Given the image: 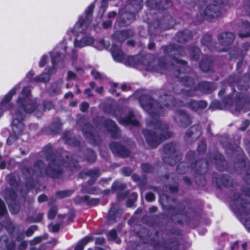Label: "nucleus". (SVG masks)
Here are the masks:
<instances>
[{"mask_svg":"<svg viewBox=\"0 0 250 250\" xmlns=\"http://www.w3.org/2000/svg\"><path fill=\"white\" fill-rule=\"evenodd\" d=\"M42 152L46 160L49 161L47 167L41 160L36 161L32 168L25 167L22 169L24 178L28 180L26 187L28 188H32L34 185V177L38 176H48L53 178H59L62 174V165L66 164L73 170V168L78 169L79 165L75 160H71L68 165L63 160H61V157L65 156L68 159L67 153L64 152L61 156H57L53 153L51 145L48 144L43 148Z\"/></svg>","mask_w":250,"mask_h":250,"instance_id":"f257e3e1","label":"nucleus"},{"mask_svg":"<svg viewBox=\"0 0 250 250\" xmlns=\"http://www.w3.org/2000/svg\"><path fill=\"white\" fill-rule=\"evenodd\" d=\"M139 102L142 108L153 119L152 124L155 126L154 130L146 129L143 130V133L147 144L151 148H155L171 136V133L168 131V125L157 119L164 114V107L147 95H141Z\"/></svg>","mask_w":250,"mask_h":250,"instance_id":"f03ea898","label":"nucleus"},{"mask_svg":"<svg viewBox=\"0 0 250 250\" xmlns=\"http://www.w3.org/2000/svg\"><path fill=\"white\" fill-rule=\"evenodd\" d=\"M164 52L172 58L175 63L168 65V67H170L171 69L169 74L171 75L172 73L174 77L179 78L180 83L186 87L185 89L181 90V92L188 96L195 95L197 88L195 87H192L194 83L193 77L194 74L192 72L191 68L187 66V62L176 58L177 55H183V48L171 44L165 47Z\"/></svg>","mask_w":250,"mask_h":250,"instance_id":"7ed1b4c3","label":"nucleus"},{"mask_svg":"<svg viewBox=\"0 0 250 250\" xmlns=\"http://www.w3.org/2000/svg\"><path fill=\"white\" fill-rule=\"evenodd\" d=\"M21 105L19 107L16 111L15 117L12 122V127L13 131L16 133H20L24 129V125L22 123L24 119L26 113H31L34 112L35 115L40 118L42 114L43 108L42 105H37L36 103L34 104H22L23 100L20 98L18 101Z\"/></svg>","mask_w":250,"mask_h":250,"instance_id":"20e7f679","label":"nucleus"},{"mask_svg":"<svg viewBox=\"0 0 250 250\" xmlns=\"http://www.w3.org/2000/svg\"><path fill=\"white\" fill-rule=\"evenodd\" d=\"M232 201L240 213H250V188H243L240 192L235 193Z\"/></svg>","mask_w":250,"mask_h":250,"instance_id":"39448f33","label":"nucleus"},{"mask_svg":"<svg viewBox=\"0 0 250 250\" xmlns=\"http://www.w3.org/2000/svg\"><path fill=\"white\" fill-rule=\"evenodd\" d=\"M142 0H128L127 4L125 7V12L122 17L123 20L126 24H129L135 20V13L142 8Z\"/></svg>","mask_w":250,"mask_h":250,"instance_id":"423d86ee","label":"nucleus"},{"mask_svg":"<svg viewBox=\"0 0 250 250\" xmlns=\"http://www.w3.org/2000/svg\"><path fill=\"white\" fill-rule=\"evenodd\" d=\"M177 147V144L173 143L167 144L164 146L162 157L164 162L173 166L181 159V155L176 151Z\"/></svg>","mask_w":250,"mask_h":250,"instance_id":"0eeeda50","label":"nucleus"},{"mask_svg":"<svg viewBox=\"0 0 250 250\" xmlns=\"http://www.w3.org/2000/svg\"><path fill=\"white\" fill-rule=\"evenodd\" d=\"M82 130L84 137L93 145H97L101 142L100 138L96 133L93 127L89 124H84Z\"/></svg>","mask_w":250,"mask_h":250,"instance_id":"6e6552de","label":"nucleus"},{"mask_svg":"<svg viewBox=\"0 0 250 250\" xmlns=\"http://www.w3.org/2000/svg\"><path fill=\"white\" fill-rule=\"evenodd\" d=\"M173 119L177 125L181 127H187L191 124L188 114L183 110H177Z\"/></svg>","mask_w":250,"mask_h":250,"instance_id":"1a4fd4ad","label":"nucleus"},{"mask_svg":"<svg viewBox=\"0 0 250 250\" xmlns=\"http://www.w3.org/2000/svg\"><path fill=\"white\" fill-rule=\"evenodd\" d=\"M17 195L15 190H7L6 191L5 198L9 205L11 213L13 214H17L20 211L19 205L16 203Z\"/></svg>","mask_w":250,"mask_h":250,"instance_id":"9d476101","label":"nucleus"},{"mask_svg":"<svg viewBox=\"0 0 250 250\" xmlns=\"http://www.w3.org/2000/svg\"><path fill=\"white\" fill-rule=\"evenodd\" d=\"M234 36L231 32H224L220 34L218 37L219 43L224 47L219 50V52H225L229 48V45L233 42Z\"/></svg>","mask_w":250,"mask_h":250,"instance_id":"9b49d317","label":"nucleus"},{"mask_svg":"<svg viewBox=\"0 0 250 250\" xmlns=\"http://www.w3.org/2000/svg\"><path fill=\"white\" fill-rule=\"evenodd\" d=\"M201 14L208 20L217 18L220 15V7L216 4H209L206 7Z\"/></svg>","mask_w":250,"mask_h":250,"instance_id":"f8f14e48","label":"nucleus"},{"mask_svg":"<svg viewBox=\"0 0 250 250\" xmlns=\"http://www.w3.org/2000/svg\"><path fill=\"white\" fill-rule=\"evenodd\" d=\"M159 99L165 107L169 108L173 106H183L186 105L183 101H176L171 96L166 93H161Z\"/></svg>","mask_w":250,"mask_h":250,"instance_id":"ddd939ff","label":"nucleus"},{"mask_svg":"<svg viewBox=\"0 0 250 250\" xmlns=\"http://www.w3.org/2000/svg\"><path fill=\"white\" fill-rule=\"evenodd\" d=\"M109 147L112 153L118 156L126 157L130 154V151L127 148L117 142L111 143Z\"/></svg>","mask_w":250,"mask_h":250,"instance_id":"4468645a","label":"nucleus"},{"mask_svg":"<svg viewBox=\"0 0 250 250\" xmlns=\"http://www.w3.org/2000/svg\"><path fill=\"white\" fill-rule=\"evenodd\" d=\"M104 125L112 138L118 139L120 137V131L114 121L110 119H105L104 121Z\"/></svg>","mask_w":250,"mask_h":250,"instance_id":"2eb2a0df","label":"nucleus"},{"mask_svg":"<svg viewBox=\"0 0 250 250\" xmlns=\"http://www.w3.org/2000/svg\"><path fill=\"white\" fill-rule=\"evenodd\" d=\"M100 175V171L98 169H93L90 170H85L82 172L80 176L84 179L86 176H88L90 178V179L88 181V185L91 186L95 183L98 177Z\"/></svg>","mask_w":250,"mask_h":250,"instance_id":"dca6fc26","label":"nucleus"},{"mask_svg":"<svg viewBox=\"0 0 250 250\" xmlns=\"http://www.w3.org/2000/svg\"><path fill=\"white\" fill-rule=\"evenodd\" d=\"M158 64L157 66H153L151 63L148 64V69L152 71L159 72L161 74H167L168 69L167 68V64L165 63V59L163 58L159 59Z\"/></svg>","mask_w":250,"mask_h":250,"instance_id":"f3484780","label":"nucleus"},{"mask_svg":"<svg viewBox=\"0 0 250 250\" xmlns=\"http://www.w3.org/2000/svg\"><path fill=\"white\" fill-rule=\"evenodd\" d=\"M202 134L200 126L193 125L188 129L186 132L185 139L188 141L191 138L192 140H195L199 138Z\"/></svg>","mask_w":250,"mask_h":250,"instance_id":"a211bd4d","label":"nucleus"},{"mask_svg":"<svg viewBox=\"0 0 250 250\" xmlns=\"http://www.w3.org/2000/svg\"><path fill=\"white\" fill-rule=\"evenodd\" d=\"M134 32L131 30L116 32L112 36L113 39L119 42H122L129 37L133 36Z\"/></svg>","mask_w":250,"mask_h":250,"instance_id":"6ab92c4d","label":"nucleus"},{"mask_svg":"<svg viewBox=\"0 0 250 250\" xmlns=\"http://www.w3.org/2000/svg\"><path fill=\"white\" fill-rule=\"evenodd\" d=\"M209 163L210 160L209 159L205 163L203 160H200L195 164H192L191 168L197 173L201 174L206 171L207 167Z\"/></svg>","mask_w":250,"mask_h":250,"instance_id":"aec40b11","label":"nucleus"},{"mask_svg":"<svg viewBox=\"0 0 250 250\" xmlns=\"http://www.w3.org/2000/svg\"><path fill=\"white\" fill-rule=\"evenodd\" d=\"M120 124L123 125H132L138 126L139 123L134 118V115L132 111H129L128 115L125 118H120L118 119Z\"/></svg>","mask_w":250,"mask_h":250,"instance_id":"412c9836","label":"nucleus"},{"mask_svg":"<svg viewBox=\"0 0 250 250\" xmlns=\"http://www.w3.org/2000/svg\"><path fill=\"white\" fill-rule=\"evenodd\" d=\"M111 52L114 59L117 62H122L125 58L122 50L115 44L112 45Z\"/></svg>","mask_w":250,"mask_h":250,"instance_id":"4be33fe9","label":"nucleus"},{"mask_svg":"<svg viewBox=\"0 0 250 250\" xmlns=\"http://www.w3.org/2000/svg\"><path fill=\"white\" fill-rule=\"evenodd\" d=\"M94 42V39L92 37L87 36L83 37L81 40L76 38L74 42L75 47L82 48L84 46L90 45Z\"/></svg>","mask_w":250,"mask_h":250,"instance_id":"5701e85b","label":"nucleus"},{"mask_svg":"<svg viewBox=\"0 0 250 250\" xmlns=\"http://www.w3.org/2000/svg\"><path fill=\"white\" fill-rule=\"evenodd\" d=\"M187 106L190 109L194 111H197L200 109H203L207 106V103L205 101H196L191 100L187 103Z\"/></svg>","mask_w":250,"mask_h":250,"instance_id":"b1692460","label":"nucleus"},{"mask_svg":"<svg viewBox=\"0 0 250 250\" xmlns=\"http://www.w3.org/2000/svg\"><path fill=\"white\" fill-rule=\"evenodd\" d=\"M95 5L94 3H91L88 8L85 10V20L80 19L78 22L75 24V28L78 29L81 27L85 23L86 21H88L91 17V15L93 11Z\"/></svg>","mask_w":250,"mask_h":250,"instance_id":"393cba45","label":"nucleus"},{"mask_svg":"<svg viewBox=\"0 0 250 250\" xmlns=\"http://www.w3.org/2000/svg\"><path fill=\"white\" fill-rule=\"evenodd\" d=\"M192 37V33L187 29L177 33L176 39L177 42H182L190 40Z\"/></svg>","mask_w":250,"mask_h":250,"instance_id":"a878e982","label":"nucleus"},{"mask_svg":"<svg viewBox=\"0 0 250 250\" xmlns=\"http://www.w3.org/2000/svg\"><path fill=\"white\" fill-rule=\"evenodd\" d=\"M239 36L241 38L250 37V22L247 21H243L241 25V29L239 32Z\"/></svg>","mask_w":250,"mask_h":250,"instance_id":"bb28decb","label":"nucleus"},{"mask_svg":"<svg viewBox=\"0 0 250 250\" xmlns=\"http://www.w3.org/2000/svg\"><path fill=\"white\" fill-rule=\"evenodd\" d=\"M76 202L79 203H85L88 206H94L97 205L99 202V200L97 198H90L88 195L84 197H77L76 198Z\"/></svg>","mask_w":250,"mask_h":250,"instance_id":"cd10ccee","label":"nucleus"},{"mask_svg":"<svg viewBox=\"0 0 250 250\" xmlns=\"http://www.w3.org/2000/svg\"><path fill=\"white\" fill-rule=\"evenodd\" d=\"M198 88L201 92L205 93L211 92L215 89L213 84L208 82H201L199 83Z\"/></svg>","mask_w":250,"mask_h":250,"instance_id":"c85d7f7f","label":"nucleus"},{"mask_svg":"<svg viewBox=\"0 0 250 250\" xmlns=\"http://www.w3.org/2000/svg\"><path fill=\"white\" fill-rule=\"evenodd\" d=\"M63 139L65 143L73 146H78L80 144V141L76 138L70 131H66L63 136Z\"/></svg>","mask_w":250,"mask_h":250,"instance_id":"c756f323","label":"nucleus"},{"mask_svg":"<svg viewBox=\"0 0 250 250\" xmlns=\"http://www.w3.org/2000/svg\"><path fill=\"white\" fill-rule=\"evenodd\" d=\"M210 161L214 162V163L217 166V168L220 170H223L224 169V166L225 165L226 162L224 159L223 156L217 153L214 156L213 159H212Z\"/></svg>","mask_w":250,"mask_h":250,"instance_id":"7c9ffc66","label":"nucleus"},{"mask_svg":"<svg viewBox=\"0 0 250 250\" xmlns=\"http://www.w3.org/2000/svg\"><path fill=\"white\" fill-rule=\"evenodd\" d=\"M4 247L8 250H13L15 248V243L13 242L9 243L6 236H2L0 238V248Z\"/></svg>","mask_w":250,"mask_h":250,"instance_id":"2f4dec72","label":"nucleus"},{"mask_svg":"<svg viewBox=\"0 0 250 250\" xmlns=\"http://www.w3.org/2000/svg\"><path fill=\"white\" fill-rule=\"evenodd\" d=\"M216 182L218 186L222 184L226 187H229L232 185V179L228 175H222L217 178Z\"/></svg>","mask_w":250,"mask_h":250,"instance_id":"473e14b6","label":"nucleus"},{"mask_svg":"<svg viewBox=\"0 0 250 250\" xmlns=\"http://www.w3.org/2000/svg\"><path fill=\"white\" fill-rule=\"evenodd\" d=\"M62 81L60 80L54 83L48 90V92L51 96H55L59 94L61 92V85Z\"/></svg>","mask_w":250,"mask_h":250,"instance_id":"72a5a7b5","label":"nucleus"},{"mask_svg":"<svg viewBox=\"0 0 250 250\" xmlns=\"http://www.w3.org/2000/svg\"><path fill=\"white\" fill-rule=\"evenodd\" d=\"M168 210L171 213L173 214H182L186 213L185 206L182 204H178L174 207L170 206Z\"/></svg>","mask_w":250,"mask_h":250,"instance_id":"f704fd0d","label":"nucleus"},{"mask_svg":"<svg viewBox=\"0 0 250 250\" xmlns=\"http://www.w3.org/2000/svg\"><path fill=\"white\" fill-rule=\"evenodd\" d=\"M212 66V62L210 58H205L203 59L200 63L201 69L204 72L209 71Z\"/></svg>","mask_w":250,"mask_h":250,"instance_id":"c9c22d12","label":"nucleus"},{"mask_svg":"<svg viewBox=\"0 0 250 250\" xmlns=\"http://www.w3.org/2000/svg\"><path fill=\"white\" fill-rule=\"evenodd\" d=\"M163 22L164 23L159 25V26L162 29L167 30L173 27L174 21L171 16H168L164 19Z\"/></svg>","mask_w":250,"mask_h":250,"instance_id":"e433bc0d","label":"nucleus"},{"mask_svg":"<svg viewBox=\"0 0 250 250\" xmlns=\"http://www.w3.org/2000/svg\"><path fill=\"white\" fill-rule=\"evenodd\" d=\"M201 42L203 45L207 46L209 50H212L213 49V43L210 34H206L204 35Z\"/></svg>","mask_w":250,"mask_h":250,"instance_id":"4c0bfd02","label":"nucleus"},{"mask_svg":"<svg viewBox=\"0 0 250 250\" xmlns=\"http://www.w3.org/2000/svg\"><path fill=\"white\" fill-rule=\"evenodd\" d=\"M118 205H114L110 209L108 216L107 220L109 224H113L116 222V211Z\"/></svg>","mask_w":250,"mask_h":250,"instance_id":"58836bf2","label":"nucleus"},{"mask_svg":"<svg viewBox=\"0 0 250 250\" xmlns=\"http://www.w3.org/2000/svg\"><path fill=\"white\" fill-rule=\"evenodd\" d=\"M189 53L191 60L197 61L199 58L200 50L198 47L193 46L189 48Z\"/></svg>","mask_w":250,"mask_h":250,"instance_id":"ea45409f","label":"nucleus"},{"mask_svg":"<svg viewBox=\"0 0 250 250\" xmlns=\"http://www.w3.org/2000/svg\"><path fill=\"white\" fill-rule=\"evenodd\" d=\"M17 88L14 87L13 88L3 99L2 101L1 102V106L3 107L4 106L6 105L11 100L12 97L13 95H14L17 91Z\"/></svg>","mask_w":250,"mask_h":250,"instance_id":"a19ab883","label":"nucleus"},{"mask_svg":"<svg viewBox=\"0 0 250 250\" xmlns=\"http://www.w3.org/2000/svg\"><path fill=\"white\" fill-rule=\"evenodd\" d=\"M164 2L163 1L158 2L156 0H148L147 4L149 6L153 8L157 7L159 9H164L167 8L168 6H166L163 4Z\"/></svg>","mask_w":250,"mask_h":250,"instance_id":"79ce46f5","label":"nucleus"},{"mask_svg":"<svg viewBox=\"0 0 250 250\" xmlns=\"http://www.w3.org/2000/svg\"><path fill=\"white\" fill-rule=\"evenodd\" d=\"M92 240V238L86 236L79 241L76 247L75 250H83L84 247L89 242Z\"/></svg>","mask_w":250,"mask_h":250,"instance_id":"37998d69","label":"nucleus"},{"mask_svg":"<svg viewBox=\"0 0 250 250\" xmlns=\"http://www.w3.org/2000/svg\"><path fill=\"white\" fill-rule=\"evenodd\" d=\"M73 191L71 190H64L57 191L56 195L57 198L62 199L70 196L73 193Z\"/></svg>","mask_w":250,"mask_h":250,"instance_id":"c03bdc74","label":"nucleus"},{"mask_svg":"<svg viewBox=\"0 0 250 250\" xmlns=\"http://www.w3.org/2000/svg\"><path fill=\"white\" fill-rule=\"evenodd\" d=\"M189 169L187 163L182 162L179 164L177 167V171L180 174H183L186 172Z\"/></svg>","mask_w":250,"mask_h":250,"instance_id":"a18cd8bd","label":"nucleus"},{"mask_svg":"<svg viewBox=\"0 0 250 250\" xmlns=\"http://www.w3.org/2000/svg\"><path fill=\"white\" fill-rule=\"evenodd\" d=\"M126 188V185L119 182H114L111 187L112 191L114 192L117 190H123Z\"/></svg>","mask_w":250,"mask_h":250,"instance_id":"49530a36","label":"nucleus"},{"mask_svg":"<svg viewBox=\"0 0 250 250\" xmlns=\"http://www.w3.org/2000/svg\"><path fill=\"white\" fill-rule=\"evenodd\" d=\"M96 158V155L95 153L91 149H87L86 152V159L89 162H94Z\"/></svg>","mask_w":250,"mask_h":250,"instance_id":"de8ad7c7","label":"nucleus"},{"mask_svg":"<svg viewBox=\"0 0 250 250\" xmlns=\"http://www.w3.org/2000/svg\"><path fill=\"white\" fill-rule=\"evenodd\" d=\"M50 76L47 73H42L40 76L35 78L37 82L46 83L49 81Z\"/></svg>","mask_w":250,"mask_h":250,"instance_id":"09e8293b","label":"nucleus"},{"mask_svg":"<svg viewBox=\"0 0 250 250\" xmlns=\"http://www.w3.org/2000/svg\"><path fill=\"white\" fill-rule=\"evenodd\" d=\"M108 239L110 240L114 241L117 244L121 242V240L117 236V232L115 229H112L109 231L108 234Z\"/></svg>","mask_w":250,"mask_h":250,"instance_id":"8fccbe9b","label":"nucleus"},{"mask_svg":"<svg viewBox=\"0 0 250 250\" xmlns=\"http://www.w3.org/2000/svg\"><path fill=\"white\" fill-rule=\"evenodd\" d=\"M137 194L136 193H132L126 202V206L128 207H132L137 200Z\"/></svg>","mask_w":250,"mask_h":250,"instance_id":"3c124183","label":"nucleus"},{"mask_svg":"<svg viewBox=\"0 0 250 250\" xmlns=\"http://www.w3.org/2000/svg\"><path fill=\"white\" fill-rule=\"evenodd\" d=\"M51 58L52 60V63L54 66L58 62L60 61V54L59 52H53L51 54Z\"/></svg>","mask_w":250,"mask_h":250,"instance_id":"603ef678","label":"nucleus"},{"mask_svg":"<svg viewBox=\"0 0 250 250\" xmlns=\"http://www.w3.org/2000/svg\"><path fill=\"white\" fill-rule=\"evenodd\" d=\"M48 234L45 233L42 236L36 237L31 241V244L32 245L38 244L42 240L46 239L48 238Z\"/></svg>","mask_w":250,"mask_h":250,"instance_id":"864d4df0","label":"nucleus"},{"mask_svg":"<svg viewBox=\"0 0 250 250\" xmlns=\"http://www.w3.org/2000/svg\"><path fill=\"white\" fill-rule=\"evenodd\" d=\"M141 168L144 172L149 173L153 170L152 167L148 163H144L141 165Z\"/></svg>","mask_w":250,"mask_h":250,"instance_id":"5fc2aeb1","label":"nucleus"},{"mask_svg":"<svg viewBox=\"0 0 250 250\" xmlns=\"http://www.w3.org/2000/svg\"><path fill=\"white\" fill-rule=\"evenodd\" d=\"M81 191L84 193L94 194L95 193V189L94 188L83 186L82 188Z\"/></svg>","mask_w":250,"mask_h":250,"instance_id":"6e6d98bb","label":"nucleus"},{"mask_svg":"<svg viewBox=\"0 0 250 250\" xmlns=\"http://www.w3.org/2000/svg\"><path fill=\"white\" fill-rule=\"evenodd\" d=\"M7 179L9 183L12 187H15L17 185V181L15 176L13 175H9L7 176Z\"/></svg>","mask_w":250,"mask_h":250,"instance_id":"4d7b16f0","label":"nucleus"},{"mask_svg":"<svg viewBox=\"0 0 250 250\" xmlns=\"http://www.w3.org/2000/svg\"><path fill=\"white\" fill-rule=\"evenodd\" d=\"M57 212V208L56 207H52L50 209L48 214V217L49 219H53L56 216V213Z\"/></svg>","mask_w":250,"mask_h":250,"instance_id":"13d9d810","label":"nucleus"},{"mask_svg":"<svg viewBox=\"0 0 250 250\" xmlns=\"http://www.w3.org/2000/svg\"><path fill=\"white\" fill-rule=\"evenodd\" d=\"M206 149V144L204 141H201L198 146V151L199 153H203L205 151Z\"/></svg>","mask_w":250,"mask_h":250,"instance_id":"bf43d9fd","label":"nucleus"},{"mask_svg":"<svg viewBox=\"0 0 250 250\" xmlns=\"http://www.w3.org/2000/svg\"><path fill=\"white\" fill-rule=\"evenodd\" d=\"M43 108V112L45 110H49L51 109H52L54 107V105L53 104L50 102V101H46L44 102L43 103V106H42Z\"/></svg>","mask_w":250,"mask_h":250,"instance_id":"052dcab7","label":"nucleus"},{"mask_svg":"<svg viewBox=\"0 0 250 250\" xmlns=\"http://www.w3.org/2000/svg\"><path fill=\"white\" fill-rule=\"evenodd\" d=\"M6 213L7 211L4 203L0 199V216L4 215Z\"/></svg>","mask_w":250,"mask_h":250,"instance_id":"680f3d73","label":"nucleus"},{"mask_svg":"<svg viewBox=\"0 0 250 250\" xmlns=\"http://www.w3.org/2000/svg\"><path fill=\"white\" fill-rule=\"evenodd\" d=\"M133 170L128 167H125L121 169L122 173L126 176L130 175L132 172Z\"/></svg>","mask_w":250,"mask_h":250,"instance_id":"e2e57ef3","label":"nucleus"},{"mask_svg":"<svg viewBox=\"0 0 250 250\" xmlns=\"http://www.w3.org/2000/svg\"><path fill=\"white\" fill-rule=\"evenodd\" d=\"M91 74L95 79L101 80L103 79V75L102 74L96 70H92Z\"/></svg>","mask_w":250,"mask_h":250,"instance_id":"0e129e2a","label":"nucleus"},{"mask_svg":"<svg viewBox=\"0 0 250 250\" xmlns=\"http://www.w3.org/2000/svg\"><path fill=\"white\" fill-rule=\"evenodd\" d=\"M37 229V227L35 226H32L30 227L26 231V234L28 236H31L34 232Z\"/></svg>","mask_w":250,"mask_h":250,"instance_id":"69168bd1","label":"nucleus"},{"mask_svg":"<svg viewBox=\"0 0 250 250\" xmlns=\"http://www.w3.org/2000/svg\"><path fill=\"white\" fill-rule=\"evenodd\" d=\"M128 195V192L126 191H121L117 193V198L119 200L125 199Z\"/></svg>","mask_w":250,"mask_h":250,"instance_id":"338daca9","label":"nucleus"},{"mask_svg":"<svg viewBox=\"0 0 250 250\" xmlns=\"http://www.w3.org/2000/svg\"><path fill=\"white\" fill-rule=\"evenodd\" d=\"M30 89L28 87H24L21 91V95L25 97H28L30 95Z\"/></svg>","mask_w":250,"mask_h":250,"instance_id":"774afa93","label":"nucleus"}]
</instances>
